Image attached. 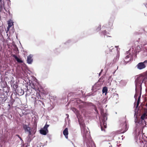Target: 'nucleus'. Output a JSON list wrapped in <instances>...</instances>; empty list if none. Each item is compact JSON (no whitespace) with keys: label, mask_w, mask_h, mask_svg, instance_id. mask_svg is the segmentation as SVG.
Instances as JSON below:
<instances>
[{"label":"nucleus","mask_w":147,"mask_h":147,"mask_svg":"<svg viewBox=\"0 0 147 147\" xmlns=\"http://www.w3.org/2000/svg\"><path fill=\"white\" fill-rule=\"evenodd\" d=\"M12 56L15 59L18 63H22L23 62V61L21 59L18 58L16 55L13 54L12 55Z\"/></svg>","instance_id":"obj_21"},{"label":"nucleus","mask_w":147,"mask_h":147,"mask_svg":"<svg viewBox=\"0 0 147 147\" xmlns=\"http://www.w3.org/2000/svg\"><path fill=\"white\" fill-rule=\"evenodd\" d=\"M9 8H7V9H8V11H7V12L9 14H10V11H9Z\"/></svg>","instance_id":"obj_48"},{"label":"nucleus","mask_w":147,"mask_h":147,"mask_svg":"<svg viewBox=\"0 0 147 147\" xmlns=\"http://www.w3.org/2000/svg\"><path fill=\"white\" fill-rule=\"evenodd\" d=\"M74 43L72 40L69 39L67 40L66 42L64 43V44L65 46H68L70 44H72Z\"/></svg>","instance_id":"obj_25"},{"label":"nucleus","mask_w":147,"mask_h":147,"mask_svg":"<svg viewBox=\"0 0 147 147\" xmlns=\"http://www.w3.org/2000/svg\"><path fill=\"white\" fill-rule=\"evenodd\" d=\"M32 133V135L33 136V135H34L35 134V133L36 132V131H34V130L33 131H31Z\"/></svg>","instance_id":"obj_45"},{"label":"nucleus","mask_w":147,"mask_h":147,"mask_svg":"<svg viewBox=\"0 0 147 147\" xmlns=\"http://www.w3.org/2000/svg\"><path fill=\"white\" fill-rule=\"evenodd\" d=\"M101 73H102L101 72H100L99 73V76H100V75Z\"/></svg>","instance_id":"obj_58"},{"label":"nucleus","mask_w":147,"mask_h":147,"mask_svg":"<svg viewBox=\"0 0 147 147\" xmlns=\"http://www.w3.org/2000/svg\"><path fill=\"white\" fill-rule=\"evenodd\" d=\"M49 125L46 124L44 127L40 130V133L43 135H46L47 133L48 132V127L49 126Z\"/></svg>","instance_id":"obj_8"},{"label":"nucleus","mask_w":147,"mask_h":147,"mask_svg":"<svg viewBox=\"0 0 147 147\" xmlns=\"http://www.w3.org/2000/svg\"><path fill=\"white\" fill-rule=\"evenodd\" d=\"M89 107H91V108L94 110L96 113L98 114V111L96 105L91 102H89Z\"/></svg>","instance_id":"obj_19"},{"label":"nucleus","mask_w":147,"mask_h":147,"mask_svg":"<svg viewBox=\"0 0 147 147\" xmlns=\"http://www.w3.org/2000/svg\"><path fill=\"white\" fill-rule=\"evenodd\" d=\"M59 50V49H56L55 50H54V52H55L56 53H57L56 52V51L57 50Z\"/></svg>","instance_id":"obj_47"},{"label":"nucleus","mask_w":147,"mask_h":147,"mask_svg":"<svg viewBox=\"0 0 147 147\" xmlns=\"http://www.w3.org/2000/svg\"><path fill=\"white\" fill-rule=\"evenodd\" d=\"M143 31H144V32H145V29H143Z\"/></svg>","instance_id":"obj_61"},{"label":"nucleus","mask_w":147,"mask_h":147,"mask_svg":"<svg viewBox=\"0 0 147 147\" xmlns=\"http://www.w3.org/2000/svg\"><path fill=\"white\" fill-rule=\"evenodd\" d=\"M8 26L11 27L13 25V22L11 20H9L8 22Z\"/></svg>","instance_id":"obj_29"},{"label":"nucleus","mask_w":147,"mask_h":147,"mask_svg":"<svg viewBox=\"0 0 147 147\" xmlns=\"http://www.w3.org/2000/svg\"><path fill=\"white\" fill-rule=\"evenodd\" d=\"M138 105H136V107L134 109V112L135 113L134 117V119L135 118L136 116H138Z\"/></svg>","instance_id":"obj_27"},{"label":"nucleus","mask_w":147,"mask_h":147,"mask_svg":"<svg viewBox=\"0 0 147 147\" xmlns=\"http://www.w3.org/2000/svg\"><path fill=\"white\" fill-rule=\"evenodd\" d=\"M41 97L40 94L37 92H36V96L33 95L31 96L32 100L34 102L35 105L36 104L39 98L41 99Z\"/></svg>","instance_id":"obj_9"},{"label":"nucleus","mask_w":147,"mask_h":147,"mask_svg":"<svg viewBox=\"0 0 147 147\" xmlns=\"http://www.w3.org/2000/svg\"><path fill=\"white\" fill-rule=\"evenodd\" d=\"M56 96H53V99L54 100H55L56 99Z\"/></svg>","instance_id":"obj_49"},{"label":"nucleus","mask_w":147,"mask_h":147,"mask_svg":"<svg viewBox=\"0 0 147 147\" xmlns=\"http://www.w3.org/2000/svg\"><path fill=\"white\" fill-rule=\"evenodd\" d=\"M15 100L11 96L10 97V98L8 100V106L9 107L8 108V110L10 109V108L12 107V105L13 104Z\"/></svg>","instance_id":"obj_15"},{"label":"nucleus","mask_w":147,"mask_h":147,"mask_svg":"<svg viewBox=\"0 0 147 147\" xmlns=\"http://www.w3.org/2000/svg\"><path fill=\"white\" fill-rule=\"evenodd\" d=\"M47 141H46L44 143V145H47Z\"/></svg>","instance_id":"obj_54"},{"label":"nucleus","mask_w":147,"mask_h":147,"mask_svg":"<svg viewBox=\"0 0 147 147\" xmlns=\"http://www.w3.org/2000/svg\"><path fill=\"white\" fill-rule=\"evenodd\" d=\"M142 94V92H140V94L139 96H138V99L137 100V105H139L140 104V98L141 96V95Z\"/></svg>","instance_id":"obj_30"},{"label":"nucleus","mask_w":147,"mask_h":147,"mask_svg":"<svg viewBox=\"0 0 147 147\" xmlns=\"http://www.w3.org/2000/svg\"><path fill=\"white\" fill-rule=\"evenodd\" d=\"M14 47H15V48L16 50L17 49V50H18V49L16 45H15L14 46Z\"/></svg>","instance_id":"obj_50"},{"label":"nucleus","mask_w":147,"mask_h":147,"mask_svg":"<svg viewBox=\"0 0 147 147\" xmlns=\"http://www.w3.org/2000/svg\"><path fill=\"white\" fill-rule=\"evenodd\" d=\"M33 56L32 55L30 54L27 57V63L28 64H31L33 62V60L32 58Z\"/></svg>","instance_id":"obj_20"},{"label":"nucleus","mask_w":147,"mask_h":147,"mask_svg":"<svg viewBox=\"0 0 147 147\" xmlns=\"http://www.w3.org/2000/svg\"><path fill=\"white\" fill-rule=\"evenodd\" d=\"M74 43L72 40L69 39L67 40L66 42L64 43V44L65 46H68L70 44H72Z\"/></svg>","instance_id":"obj_24"},{"label":"nucleus","mask_w":147,"mask_h":147,"mask_svg":"<svg viewBox=\"0 0 147 147\" xmlns=\"http://www.w3.org/2000/svg\"><path fill=\"white\" fill-rule=\"evenodd\" d=\"M0 5H2L3 6V8L5 10V11H7V10L5 9V2L3 1H2V0H0Z\"/></svg>","instance_id":"obj_31"},{"label":"nucleus","mask_w":147,"mask_h":147,"mask_svg":"<svg viewBox=\"0 0 147 147\" xmlns=\"http://www.w3.org/2000/svg\"><path fill=\"white\" fill-rule=\"evenodd\" d=\"M79 101L80 102H79L77 101V103L78 104H79L78 105V107L80 110L83 109L84 108H86L87 107L89 106V102L88 103L84 102L81 100Z\"/></svg>","instance_id":"obj_7"},{"label":"nucleus","mask_w":147,"mask_h":147,"mask_svg":"<svg viewBox=\"0 0 147 147\" xmlns=\"http://www.w3.org/2000/svg\"><path fill=\"white\" fill-rule=\"evenodd\" d=\"M23 129L26 132L29 131L30 130V127L28 125L23 124Z\"/></svg>","instance_id":"obj_22"},{"label":"nucleus","mask_w":147,"mask_h":147,"mask_svg":"<svg viewBox=\"0 0 147 147\" xmlns=\"http://www.w3.org/2000/svg\"><path fill=\"white\" fill-rule=\"evenodd\" d=\"M4 93L1 95L0 97V100L2 103H4L7 100L8 96V92H9L8 89L7 87L3 88V90Z\"/></svg>","instance_id":"obj_6"},{"label":"nucleus","mask_w":147,"mask_h":147,"mask_svg":"<svg viewBox=\"0 0 147 147\" xmlns=\"http://www.w3.org/2000/svg\"><path fill=\"white\" fill-rule=\"evenodd\" d=\"M138 91L137 90V92H136V93L134 96V97L135 98L136 100H137V96L138 95Z\"/></svg>","instance_id":"obj_38"},{"label":"nucleus","mask_w":147,"mask_h":147,"mask_svg":"<svg viewBox=\"0 0 147 147\" xmlns=\"http://www.w3.org/2000/svg\"><path fill=\"white\" fill-rule=\"evenodd\" d=\"M16 38H17V36H16Z\"/></svg>","instance_id":"obj_64"},{"label":"nucleus","mask_w":147,"mask_h":147,"mask_svg":"<svg viewBox=\"0 0 147 147\" xmlns=\"http://www.w3.org/2000/svg\"><path fill=\"white\" fill-rule=\"evenodd\" d=\"M145 64L147 63V60L144 61L143 62Z\"/></svg>","instance_id":"obj_46"},{"label":"nucleus","mask_w":147,"mask_h":147,"mask_svg":"<svg viewBox=\"0 0 147 147\" xmlns=\"http://www.w3.org/2000/svg\"><path fill=\"white\" fill-rule=\"evenodd\" d=\"M101 25H99L96 29V30L97 32H98L101 29Z\"/></svg>","instance_id":"obj_39"},{"label":"nucleus","mask_w":147,"mask_h":147,"mask_svg":"<svg viewBox=\"0 0 147 147\" xmlns=\"http://www.w3.org/2000/svg\"><path fill=\"white\" fill-rule=\"evenodd\" d=\"M19 87L18 85L17 84H14L13 85V87L14 89V90L15 91L16 90H17V88H18L19 87Z\"/></svg>","instance_id":"obj_34"},{"label":"nucleus","mask_w":147,"mask_h":147,"mask_svg":"<svg viewBox=\"0 0 147 147\" xmlns=\"http://www.w3.org/2000/svg\"><path fill=\"white\" fill-rule=\"evenodd\" d=\"M95 95L94 93L90 92L87 94L88 96H93Z\"/></svg>","instance_id":"obj_37"},{"label":"nucleus","mask_w":147,"mask_h":147,"mask_svg":"<svg viewBox=\"0 0 147 147\" xmlns=\"http://www.w3.org/2000/svg\"><path fill=\"white\" fill-rule=\"evenodd\" d=\"M137 69L139 70H141L145 68L146 66L143 62H140L138 63L136 66Z\"/></svg>","instance_id":"obj_17"},{"label":"nucleus","mask_w":147,"mask_h":147,"mask_svg":"<svg viewBox=\"0 0 147 147\" xmlns=\"http://www.w3.org/2000/svg\"><path fill=\"white\" fill-rule=\"evenodd\" d=\"M121 124H122L123 126L121 129L118 131L119 134L123 133H125L127 130L128 129L127 126V124L125 121Z\"/></svg>","instance_id":"obj_11"},{"label":"nucleus","mask_w":147,"mask_h":147,"mask_svg":"<svg viewBox=\"0 0 147 147\" xmlns=\"http://www.w3.org/2000/svg\"><path fill=\"white\" fill-rule=\"evenodd\" d=\"M102 92L103 94L105 93L106 95L108 93V88L106 86L104 87L102 89Z\"/></svg>","instance_id":"obj_26"},{"label":"nucleus","mask_w":147,"mask_h":147,"mask_svg":"<svg viewBox=\"0 0 147 147\" xmlns=\"http://www.w3.org/2000/svg\"><path fill=\"white\" fill-rule=\"evenodd\" d=\"M99 34L101 37H105V36L108 37H111V36H108L107 34H110L109 32L106 31V30L101 31L99 33Z\"/></svg>","instance_id":"obj_14"},{"label":"nucleus","mask_w":147,"mask_h":147,"mask_svg":"<svg viewBox=\"0 0 147 147\" xmlns=\"http://www.w3.org/2000/svg\"><path fill=\"white\" fill-rule=\"evenodd\" d=\"M103 71V69H101V71H100V72H101V73H102V72Z\"/></svg>","instance_id":"obj_60"},{"label":"nucleus","mask_w":147,"mask_h":147,"mask_svg":"<svg viewBox=\"0 0 147 147\" xmlns=\"http://www.w3.org/2000/svg\"><path fill=\"white\" fill-rule=\"evenodd\" d=\"M16 136H17L18 137V138H19L20 140H21L22 141H23V140H22V138L20 137V136L19 135H18V134H17L16 135Z\"/></svg>","instance_id":"obj_44"},{"label":"nucleus","mask_w":147,"mask_h":147,"mask_svg":"<svg viewBox=\"0 0 147 147\" xmlns=\"http://www.w3.org/2000/svg\"><path fill=\"white\" fill-rule=\"evenodd\" d=\"M146 78L142 76H138L137 77L135 81V91L136 92L137 90L138 91L140 89V92H142V83L145 81Z\"/></svg>","instance_id":"obj_3"},{"label":"nucleus","mask_w":147,"mask_h":147,"mask_svg":"<svg viewBox=\"0 0 147 147\" xmlns=\"http://www.w3.org/2000/svg\"><path fill=\"white\" fill-rule=\"evenodd\" d=\"M28 81V82L27 83V85H26L27 90H28L29 88H30V87L35 90L37 89L39 83L37 82V80L36 78L33 77L31 80L29 79Z\"/></svg>","instance_id":"obj_5"},{"label":"nucleus","mask_w":147,"mask_h":147,"mask_svg":"<svg viewBox=\"0 0 147 147\" xmlns=\"http://www.w3.org/2000/svg\"><path fill=\"white\" fill-rule=\"evenodd\" d=\"M68 129L67 128H66L63 130V133L66 139L68 138Z\"/></svg>","instance_id":"obj_23"},{"label":"nucleus","mask_w":147,"mask_h":147,"mask_svg":"<svg viewBox=\"0 0 147 147\" xmlns=\"http://www.w3.org/2000/svg\"><path fill=\"white\" fill-rule=\"evenodd\" d=\"M72 111L75 113L78 120L81 132L82 134L83 139V142L84 144L86 142L87 147H96L93 141L91 139L90 132L88 128H86L84 123V120L79 113L78 111L76 108H72Z\"/></svg>","instance_id":"obj_1"},{"label":"nucleus","mask_w":147,"mask_h":147,"mask_svg":"<svg viewBox=\"0 0 147 147\" xmlns=\"http://www.w3.org/2000/svg\"><path fill=\"white\" fill-rule=\"evenodd\" d=\"M133 57L131 56L130 54L127 55L124 59V65H125L130 61L133 60Z\"/></svg>","instance_id":"obj_12"},{"label":"nucleus","mask_w":147,"mask_h":147,"mask_svg":"<svg viewBox=\"0 0 147 147\" xmlns=\"http://www.w3.org/2000/svg\"><path fill=\"white\" fill-rule=\"evenodd\" d=\"M127 82L124 80H121L120 82V84L122 86H125L127 84Z\"/></svg>","instance_id":"obj_28"},{"label":"nucleus","mask_w":147,"mask_h":147,"mask_svg":"<svg viewBox=\"0 0 147 147\" xmlns=\"http://www.w3.org/2000/svg\"><path fill=\"white\" fill-rule=\"evenodd\" d=\"M72 144H73V146H74V147H76V146H75L74 145V144H73V143H72Z\"/></svg>","instance_id":"obj_62"},{"label":"nucleus","mask_w":147,"mask_h":147,"mask_svg":"<svg viewBox=\"0 0 147 147\" xmlns=\"http://www.w3.org/2000/svg\"><path fill=\"white\" fill-rule=\"evenodd\" d=\"M14 32H15V29L14 28V27H13L10 30L9 32L10 34H13L14 33Z\"/></svg>","instance_id":"obj_36"},{"label":"nucleus","mask_w":147,"mask_h":147,"mask_svg":"<svg viewBox=\"0 0 147 147\" xmlns=\"http://www.w3.org/2000/svg\"><path fill=\"white\" fill-rule=\"evenodd\" d=\"M109 51L110 52H112V49H110V48H109Z\"/></svg>","instance_id":"obj_56"},{"label":"nucleus","mask_w":147,"mask_h":147,"mask_svg":"<svg viewBox=\"0 0 147 147\" xmlns=\"http://www.w3.org/2000/svg\"><path fill=\"white\" fill-rule=\"evenodd\" d=\"M113 18H111L108 22V24L106 25L102 26V29H104L105 28H109L108 30H109L111 29L113 26Z\"/></svg>","instance_id":"obj_10"},{"label":"nucleus","mask_w":147,"mask_h":147,"mask_svg":"<svg viewBox=\"0 0 147 147\" xmlns=\"http://www.w3.org/2000/svg\"><path fill=\"white\" fill-rule=\"evenodd\" d=\"M143 147H147V143H146L144 144Z\"/></svg>","instance_id":"obj_51"},{"label":"nucleus","mask_w":147,"mask_h":147,"mask_svg":"<svg viewBox=\"0 0 147 147\" xmlns=\"http://www.w3.org/2000/svg\"><path fill=\"white\" fill-rule=\"evenodd\" d=\"M10 27L8 26V27L7 28V30L6 31V33H7L8 31L9 30V29L10 28Z\"/></svg>","instance_id":"obj_43"},{"label":"nucleus","mask_w":147,"mask_h":147,"mask_svg":"<svg viewBox=\"0 0 147 147\" xmlns=\"http://www.w3.org/2000/svg\"><path fill=\"white\" fill-rule=\"evenodd\" d=\"M118 47V46H115V47L116 48H117Z\"/></svg>","instance_id":"obj_63"},{"label":"nucleus","mask_w":147,"mask_h":147,"mask_svg":"<svg viewBox=\"0 0 147 147\" xmlns=\"http://www.w3.org/2000/svg\"><path fill=\"white\" fill-rule=\"evenodd\" d=\"M144 5H145V6L147 8V3H146V4H144Z\"/></svg>","instance_id":"obj_55"},{"label":"nucleus","mask_w":147,"mask_h":147,"mask_svg":"<svg viewBox=\"0 0 147 147\" xmlns=\"http://www.w3.org/2000/svg\"><path fill=\"white\" fill-rule=\"evenodd\" d=\"M8 117L9 119H10L12 118V115L11 114H9L8 115Z\"/></svg>","instance_id":"obj_42"},{"label":"nucleus","mask_w":147,"mask_h":147,"mask_svg":"<svg viewBox=\"0 0 147 147\" xmlns=\"http://www.w3.org/2000/svg\"><path fill=\"white\" fill-rule=\"evenodd\" d=\"M7 1V5L9 8H10L11 1L10 0H6Z\"/></svg>","instance_id":"obj_35"},{"label":"nucleus","mask_w":147,"mask_h":147,"mask_svg":"<svg viewBox=\"0 0 147 147\" xmlns=\"http://www.w3.org/2000/svg\"><path fill=\"white\" fill-rule=\"evenodd\" d=\"M41 100H38V102L36 105L38 104L42 108H44L45 107V104L44 103V101L45 100V99L42 98H41Z\"/></svg>","instance_id":"obj_18"},{"label":"nucleus","mask_w":147,"mask_h":147,"mask_svg":"<svg viewBox=\"0 0 147 147\" xmlns=\"http://www.w3.org/2000/svg\"><path fill=\"white\" fill-rule=\"evenodd\" d=\"M115 96H116L117 98L118 97V94H116L115 95Z\"/></svg>","instance_id":"obj_52"},{"label":"nucleus","mask_w":147,"mask_h":147,"mask_svg":"<svg viewBox=\"0 0 147 147\" xmlns=\"http://www.w3.org/2000/svg\"><path fill=\"white\" fill-rule=\"evenodd\" d=\"M15 92L16 95L21 96L23 95L24 93V91L21 87H19L17 90H15Z\"/></svg>","instance_id":"obj_16"},{"label":"nucleus","mask_w":147,"mask_h":147,"mask_svg":"<svg viewBox=\"0 0 147 147\" xmlns=\"http://www.w3.org/2000/svg\"><path fill=\"white\" fill-rule=\"evenodd\" d=\"M66 115L67 116V118H68L69 116V115L68 114H66Z\"/></svg>","instance_id":"obj_57"},{"label":"nucleus","mask_w":147,"mask_h":147,"mask_svg":"<svg viewBox=\"0 0 147 147\" xmlns=\"http://www.w3.org/2000/svg\"><path fill=\"white\" fill-rule=\"evenodd\" d=\"M139 49H138V50H137L136 49H135V50L134 51V53H135V57H136V55H137V53H139L141 50V49L140 47H139Z\"/></svg>","instance_id":"obj_32"},{"label":"nucleus","mask_w":147,"mask_h":147,"mask_svg":"<svg viewBox=\"0 0 147 147\" xmlns=\"http://www.w3.org/2000/svg\"><path fill=\"white\" fill-rule=\"evenodd\" d=\"M47 136H48V137L49 138V139H51V136H50V135H47Z\"/></svg>","instance_id":"obj_53"},{"label":"nucleus","mask_w":147,"mask_h":147,"mask_svg":"<svg viewBox=\"0 0 147 147\" xmlns=\"http://www.w3.org/2000/svg\"><path fill=\"white\" fill-rule=\"evenodd\" d=\"M145 117V114L142 115L140 119L137 117V116H136L134 120L136 126L134 131V133L135 134H136L137 130L138 131L139 130V131H140L141 130L142 131L144 127H146V122L144 120Z\"/></svg>","instance_id":"obj_2"},{"label":"nucleus","mask_w":147,"mask_h":147,"mask_svg":"<svg viewBox=\"0 0 147 147\" xmlns=\"http://www.w3.org/2000/svg\"><path fill=\"white\" fill-rule=\"evenodd\" d=\"M101 120H100V128L102 131H105V128L107 127L106 121L107 119V114L101 111Z\"/></svg>","instance_id":"obj_4"},{"label":"nucleus","mask_w":147,"mask_h":147,"mask_svg":"<svg viewBox=\"0 0 147 147\" xmlns=\"http://www.w3.org/2000/svg\"><path fill=\"white\" fill-rule=\"evenodd\" d=\"M32 119H34V125H37V119L36 118V117L34 116V118L33 117Z\"/></svg>","instance_id":"obj_33"},{"label":"nucleus","mask_w":147,"mask_h":147,"mask_svg":"<svg viewBox=\"0 0 147 147\" xmlns=\"http://www.w3.org/2000/svg\"><path fill=\"white\" fill-rule=\"evenodd\" d=\"M28 136H29L30 137H32V133L31 131L30 130L29 131H28Z\"/></svg>","instance_id":"obj_41"},{"label":"nucleus","mask_w":147,"mask_h":147,"mask_svg":"<svg viewBox=\"0 0 147 147\" xmlns=\"http://www.w3.org/2000/svg\"><path fill=\"white\" fill-rule=\"evenodd\" d=\"M112 79L111 78V76H109L108 77V79L107 80L108 82L109 83L110 82H111L112 81Z\"/></svg>","instance_id":"obj_40"},{"label":"nucleus","mask_w":147,"mask_h":147,"mask_svg":"<svg viewBox=\"0 0 147 147\" xmlns=\"http://www.w3.org/2000/svg\"><path fill=\"white\" fill-rule=\"evenodd\" d=\"M34 137L35 136H34L33 137H30L29 136H27L26 138V140L27 142L25 143L24 144V145H23V146L22 147H28V146H29L30 142Z\"/></svg>","instance_id":"obj_13"},{"label":"nucleus","mask_w":147,"mask_h":147,"mask_svg":"<svg viewBox=\"0 0 147 147\" xmlns=\"http://www.w3.org/2000/svg\"><path fill=\"white\" fill-rule=\"evenodd\" d=\"M109 48L112 49H113V47H110Z\"/></svg>","instance_id":"obj_59"}]
</instances>
